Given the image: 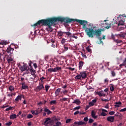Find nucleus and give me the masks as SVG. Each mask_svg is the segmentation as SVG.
I'll use <instances>...</instances> for the list:
<instances>
[{"instance_id":"obj_26","label":"nucleus","mask_w":126,"mask_h":126,"mask_svg":"<svg viewBox=\"0 0 126 126\" xmlns=\"http://www.w3.org/2000/svg\"><path fill=\"white\" fill-rule=\"evenodd\" d=\"M112 38L113 39L114 41L115 42H116V43H121V40H117V39H115V36L112 35Z\"/></svg>"},{"instance_id":"obj_15","label":"nucleus","mask_w":126,"mask_h":126,"mask_svg":"<svg viewBox=\"0 0 126 126\" xmlns=\"http://www.w3.org/2000/svg\"><path fill=\"white\" fill-rule=\"evenodd\" d=\"M91 115H92V118H94V119L97 118V116H96V113L95 112V111L94 110H93L92 111Z\"/></svg>"},{"instance_id":"obj_49","label":"nucleus","mask_w":126,"mask_h":126,"mask_svg":"<svg viewBox=\"0 0 126 126\" xmlns=\"http://www.w3.org/2000/svg\"><path fill=\"white\" fill-rule=\"evenodd\" d=\"M35 112V115H38L39 113V109H37L34 111Z\"/></svg>"},{"instance_id":"obj_33","label":"nucleus","mask_w":126,"mask_h":126,"mask_svg":"<svg viewBox=\"0 0 126 126\" xmlns=\"http://www.w3.org/2000/svg\"><path fill=\"white\" fill-rule=\"evenodd\" d=\"M63 34H64V33H63V32L60 31L58 32V35L59 36H63Z\"/></svg>"},{"instance_id":"obj_35","label":"nucleus","mask_w":126,"mask_h":126,"mask_svg":"<svg viewBox=\"0 0 126 126\" xmlns=\"http://www.w3.org/2000/svg\"><path fill=\"white\" fill-rule=\"evenodd\" d=\"M29 73H31V70L30 69H28L26 71V73H25V74H28Z\"/></svg>"},{"instance_id":"obj_50","label":"nucleus","mask_w":126,"mask_h":126,"mask_svg":"<svg viewBox=\"0 0 126 126\" xmlns=\"http://www.w3.org/2000/svg\"><path fill=\"white\" fill-rule=\"evenodd\" d=\"M13 95V94L12 93H9L8 94H7V96L8 97H12V95Z\"/></svg>"},{"instance_id":"obj_11","label":"nucleus","mask_w":126,"mask_h":126,"mask_svg":"<svg viewBox=\"0 0 126 126\" xmlns=\"http://www.w3.org/2000/svg\"><path fill=\"white\" fill-rule=\"evenodd\" d=\"M20 69L22 71H25V70H26V69H27L26 65H20Z\"/></svg>"},{"instance_id":"obj_18","label":"nucleus","mask_w":126,"mask_h":126,"mask_svg":"<svg viewBox=\"0 0 126 126\" xmlns=\"http://www.w3.org/2000/svg\"><path fill=\"white\" fill-rule=\"evenodd\" d=\"M83 64H84V62L81 61L79 63V69H81L82 68V67L83 66Z\"/></svg>"},{"instance_id":"obj_41","label":"nucleus","mask_w":126,"mask_h":126,"mask_svg":"<svg viewBox=\"0 0 126 126\" xmlns=\"http://www.w3.org/2000/svg\"><path fill=\"white\" fill-rule=\"evenodd\" d=\"M5 125L6 126H11V125H12V122H9L8 123H6Z\"/></svg>"},{"instance_id":"obj_17","label":"nucleus","mask_w":126,"mask_h":126,"mask_svg":"<svg viewBox=\"0 0 126 126\" xmlns=\"http://www.w3.org/2000/svg\"><path fill=\"white\" fill-rule=\"evenodd\" d=\"M61 89L60 88H58V89H57L56 90V91H55V95H56V96H58V95H59V94H60V92H61Z\"/></svg>"},{"instance_id":"obj_36","label":"nucleus","mask_w":126,"mask_h":126,"mask_svg":"<svg viewBox=\"0 0 126 126\" xmlns=\"http://www.w3.org/2000/svg\"><path fill=\"white\" fill-rule=\"evenodd\" d=\"M27 118L28 119H32V118H33V115H32V114H29V115L27 116Z\"/></svg>"},{"instance_id":"obj_53","label":"nucleus","mask_w":126,"mask_h":126,"mask_svg":"<svg viewBox=\"0 0 126 126\" xmlns=\"http://www.w3.org/2000/svg\"><path fill=\"white\" fill-rule=\"evenodd\" d=\"M115 114V111H110L109 112V114L111 115V116Z\"/></svg>"},{"instance_id":"obj_60","label":"nucleus","mask_w":126,"mask_h":126,"mask_svg":"<svg viewBox=\"0 0 126 126\" xmlns=\"http://www.w3.org/2000/svg\"><path fill=\"white\" fill-rule=\"evenodd\" d=\"M82 56L83 57V58H84L85 59H86L87 58L86 55H84L83 53H82Z\"/></svg>"},{"instance_id":"obj_32","label":"nucleus","mask_w":126,"mask_h":126,"mask_svg":"<svg viewBox=\"0 0 126 126\" xmlns=\"http://www.w3.org/2000/svg\"><path fill=\"white\" fill-rule=\"evenodd\" d=\"M62 125V123H61V122H57L56 124V125H54L53 126H60Z\"/></svg>"},{"instance_id":"obj_25","label":"nucleus","mask_w":126,"mask_h":126,"mask_svg":"<svg viewBox=\"0 0 126 126\" xmlns=\"http://www.w3.org/2000/svg\"><path fill=\"white\" fill-rule=\"evenodd\" d=\"M8 89L10 91H14V87L12 86H9Z\"/></svg>"},{"instance_id":"obj_12","label":"nucleus","mask_w":126,"mask_h":126,"mask_svg":"<svg viewBox=\"0 0 126 126\" xmlns=\"http://www.w3.org/2000/svg\"><path fill=\"white\" fill-rule=\"evenodd\" d=\"M80 74H81V76L82 77V78H86V72L84 71V72H81Z\"/></svg>"},{"instance_id":"obj_63","label":"nucleus","mask_w":126,"mask_h":126,"mask_svg":"<svg viewBox=\"0 0 126 126\" xmlns=\"http://www.w3.org/2000/svg\"><path fill=\"white\" fill-rule=\"evenodd\" d=\"M92 102L94 103L95 104L96 103V102H97V100L96 99H93Z\"/></svg>"},{"instance_id":"obj_31","label":"nucleus","mask_w":126,"mask_h":126,"mask_svg":"<svg viewBox=\"0 0 126 126\" xmlns=\"http://www.w3.org/2000/svg\"><path fill=\"white\" fill-rule=\"evenodd\" d=\"M106 27L105 28H106V29H109V28H110V27H111V24H107L106 23Z\"/></svg>"},{"instance_id":"obj_44","label":"nucleus","mask_w":126,"mask_h":126,"mask_svg":"<svg viewBox=\"0 0 126 126\" xmlns=\"http://www.w3.org/2000/svg\"><path fill=\"white\" fill-rule=\"evenodd\" d=\"M86 50L89 52V53H91V49H90L89 47H87Z\"/></svg>"},{"instance_id":"obj_42","label":"nucleus","mask_w":126,"mask_h":126,"mask_svg":"<svg viewBox=\"0 0 126 126\" xmlns=\"http://www.w3.org/2000/svg\"><path fill=\"white\" fill-rule=\"evenodd\" d=\"M71 121H72V119H67L66 121V124H68V123H70Z\"/></svg>"},{"instance_id":"obj_27","label":"nucleus","mask_w":126,"mask_h":126,"mask_svg":"<svg viewBox=\"0 0 126 126\" xmlns=\"http://www.w3.org/2000/svg\"><path fill=\"white\" fill-rule=\"evenodd\" d=\"M81 75L80 74V75H77V76H76L75 77V79H81Z\"/></svg>"},{"instance_id":"obj_54","label":"nucleus","mask_w":126,"mask_h":126,"mask_svg":"<svg viewBox=\"0 0 126 126\" xmlns=\"http://www.w3.org/2000/svg\"><path fill=\"white\" fill-rule=\"evenodd\" d=\"M61 101H67V98L64 97L60 99Z\"/></svg>"},{"instance_id":"obj_7","label":"nucleus","mask_w":126,"mask_h":126,"mask_svg":"<svg viewBox=\"0 0 126 126\" xmlns=\"http://www.w3.org/2000/svg\"><path fill=\"white\" fill-rule=\"evenodd\" d=\"M115 120V117L114 116H109L107 118V121L108 122H110V123H114Z\"/></svg>"},{"instance_id":"obj_23","label":"nucleus","mask_w":126,"mask_h":126,"mask_svg":"<svg viewBox=\"0 0 126 126\" xmlns=\"http://www.w3.org/2000/svg\"><path fill=\"white\" fill-rule=\"evenodd\" d=\"M51 119L47 118L45 121L44 122V124L45 125H48V124H49V123H50V121Z\"/></svg>"},{"instance_id":"obj_13","label":"nucleus","mask_w":126,"mask_h":126,"mask_svg":"<svg viewBox=\"0 0 126 126\" xmlns=\"http://www.w3.org/2000/svg\"><path fill=\"white\" fill-rule=\"evenodd\" d=\"M30 69V71H31V73H32V75H33V76H36V74L35 73H36V70H34L33 68L32 69Z\"/></svg>"},{"instance_id":"obj_4","label":"nucleus","mask_w":126,"mask_h":126,"mask_svg":"<svg viewBox=\"0 0 126 126\" xmlns=\"http://www.w3.org/2000/svg\"><path fill=\"white\" fill-rule=\"evenodd\" d=\"M61 69H62V67L57 66L55 67L54 68H50L48 69V71H49V72H57L58 70H60Z\"/></svg>"},{"instance_id":"obj_5","label":"nucleus","mask_w":126,"mask_h":126,"mask_svg":"<svg viewBox=\"0 0 126 126\" xmlns=\"http://www.w3.org/2000/svg\"><path fill=\"white\" fill-rule=\"evenodd\" d=\"M6 58L8 63H14V60H13V58H11V56L6 55Z\"/></svg>"},{"instance_id":"obj_56","label":"nucleus","mask_w":126,"mask_h":126,"mask_svg":"<svg viewBox=\"0 0 126 126\" xmlns=\"http://www.w3.org/2000/svg\"><path fill=\"white\" fill-rule=\"evenodd\" d=\"M72 21H73L72 19H67V22H69V23H70V22H72Z\"/></svg>"},{"instance_id":"obj_52","label":"nucleus","mask_w":126,"mask_h":126,"mask_svg":"<svg viewBox=\"0 0 126 126\" xmlns=\"http://www.w3.org/2000/svg\"><path fill=\"white\" fill-rule=\"evenodd\" d=\"M61 43L62 44H64L65 43V39L64 38H63L61 41Z\"/></svg>"},{"instance_id":"obj_61","label":"nucleus","mask_w":126,"mask_h":126,"mask_svg":"<svg viewBox=\"0 0 126 126\" xmlns=\"http://www.w3.org/2000/svg\"><path fill=\"white\" fill-rule=\"evenodd\" d=\"M78 114H79V111H77L74 112V115H78Z\"/></svg>"},{"instance_id":"obj_1","label":"nucleus","mask_w":126,"mask_h":126,"mask_svg":"<svg viewBox=\"0 0 126 126\" xmlns=\"http://www.w3.org/2000/svg\"><path fill=\"white\" fill-rule=\"evenodd\" d=\"M60 19L58 18H50L47 20H39L33 26L34 28H36V26H40V24L42 25H45V26H47V30L48 31L52 32L53 31V28H52V26L54 25L56 23L58 22V21H60Z\"/></svg>"},{"instance_id":"obj_14","label":"nucleus","mask_w":126,"mask_h":126,"mask_svg":"<svg viewBox=\"0 0 126 126\" xmlns=\"http://www.w3.org/2000/svg\"><path fill=\"white\" fill-rule=\"evenodd\" d=\"M44 112L47 113V115H50V114H52V112L50 111V110H49V109H48V108L47 107H45Z\"/></svg>"},{"instance_id":"obj_62","label":"nucleus","mask_w":126,"mask_h":126,"mask_svg":"<svg viewBox=\"0 0 126 126\" xmlns=\"http://www.w3.org/2000/svg\"><path fill=\"white\" fill-rule=\"evenodd\" d=\"M12 108L11 107H9L6 109V111H9V110H11Z\"/></svg>"},{"instance_id":"obj_8","label":"nucleus","mask_w":126,"mask_h":126,"mask_svg":"<svg viewBox=\"0 0 126 126\" xmlns=\"http://www.w3.org/2000/svg\"><path fill=\"white\" fill-rule=\"evenodd\" d=\"M22 97L23 98H24V95H18L17 97H16L15 98L16 102H19V101H21L22 99Z\"/></svg>"},{"instance_id":"obj_40","label":"nucleus","mask_w":126,"mask_h":126,"mask_svg":"<svg viewBox=\"0 0 126 126\" xmlns=\"http://www.w3.org/2000/svg\"><path fill=\"white\" fill-rule=\"evenodd\" d=\"M23 89H26L27 88H28V86L25 85H22V86Z\"/></svg>"},{"instance_id":"obj_48","label":"nucleus","mask_w":126,"mask_h":126,"mask_svg":"<svg viewBox=\"0 0 126 126\" xmlns=\"http://www.w3.org/2000/svg\"><path fill=\"white\" fill-rule=\"evenodd\" d=\"M93 122H94V120L92 119H90L89 121V123L90 124H92V123H93Z\"/></svg>"},{"instance_id":"obj_30","label":"nucleus","mask_w":126,"mask_h":126,"mask_svg":"<svg viewBox=\"0 0 126 126\" xmlns=\"http://www.w3.org/2000/svg\"><path fill=\"white\" fill-rule=\"evenodd\" d=\"M64 34H66L67 36H69L70 37V36H71V33L69 32H63Z\"/></svg>"},{"instance_id":"obj_57","label":"nucleus","mask_w":126,"mask_h":126,"mask_svg":"<svg viewBox=\"0 0 126 126\" xmlns=\"http://www.w3.org/2000/svg\"><path fill=\"white\" fill-rule=\"evenodd\" d=\"M126 107L125 108H124V109H122L120 111V112H126Z\"/></svg>"},{"instance_id":"obj_24","label":"nucleus","mask_w":126,"mask_h":126,"mask_svg":"<svg viewBox=\"0 0 126 126\" xmlns=\"http://www.w3.org/2000/svg\"><path fill=\"white\" fill-rule=\"evenodd\" d=\"M78 126H82L83 125H85V123L84 122H77Z\"/></svg>"},{"instance_id":"obj_28","label":"nucleus","mask_w":126,"mask_h":126,"mask_svg":"<svg viewBox=\"0 0 126 126\" xmlns=\"http://www.w3.org/2000/svg\"><path fill=\"white\" fill-rule=\"evenodd\" d=\"M7 42L5 40H2L0 42V45H6Z\"/></svg>"},{"instance_id":"obj_47","label":"nucleus","mask_w":126,"mask_h":126,"mask_svg":"<svg viewBox=\"0 0 126 126\" xmlns=\"http://www.w3.org/2000/svg\"><path fill=\"white\" fill-rule=\"evenodd\" d=\"M89 105L91 107L92 106H94V103L92 101H91L89 102Z\"/></svg>"},{"instance_id":"obj_6","label":"nucleus","mask_w":126,"mask_h":126,"mask_svg":"<svg viewBox=\"0 0 126 126\" xmlns=\"http://www.w3.org/2000/svg\"><path fill=\"white\" fill-rule=\"evenodd\" d=\"M101 112V116H102L103 117H106L107 116V113L108 112V111L107 110L104 109L103 108L100 109Z\"/></svg>"},{"instance_id":"obj_37","label":"nucleus","mask_w":126,"mask_h":126,"mask_svg":"<svg viewBox=\"0 0 126 126\" xmlns=\"http://www.w3.org/2000/svg\"><path fill=\"white\" fill-rule=\"evenodd\" d=\"M52 42L53 43V44H52V47L53 48H56V47H57V45L56 44H54L55 41H52Z\"/></svg>"},{"instance_id":"obj_19","label":"nucleus","mask_w":126,"mask_h":126,"mask_svg":"<svg viewBox=\"0 0 126 126\" xmlns=\"http://www.w3.org/2000/svg\"><path fill=\"white\" fill-rule=\"evenodd\" d=\"M73 103L74 104H76V105H79V104H80L81 102H80V100H79V99H75L74 100V101L73 102Z\"/></svg>"},{"instance_id":"obj_58","label":"nucleus","mask_w":126,"mask_h":126,"mask_svg":"<svg viewBox=\"0 0 126 126\" xmlns=\"http://www.w3.org/2000/svg\"><path fill=\"white\" fill-rule=\"evenodd\" d=\"M84 121L85 122H88V118L87 117H85L84 119Z\"/></svg>"},{"instance_id":"obj_16","label":"nucleus","mask_w":126,"mask_h":126,"mask_svg":"<svg viewBox=\"0 0 126 126\" xmlns=\"http://www.w3.org/2000/svg\"><path fill=\"white\" fill-rule=\"evenodd\" d=\"M125 28H126V26L125 25H122L121 27L118 26V30H119V31L124 30V29H125Z\"/></svg>"},{"instance_id":"obj_38","label":"nucleus","mask_w":126,"mask_h":126,"mask_svg":"<svg viewBox=\"0 0 126 126\" xmlns=\"http://www.w3.org/2000/svg\"><path fill=\"white\" fill-rule=\"evenodd\" d=\"M63 47H64V51L65 52H66V51H67V50H68V47H67V46L64 45Z\"/></svg>"},{"instance_id":"obj_39","label":"nucleus","mask_w":126,"mask_h":126,"mask_svg":"<svg viewBox=\"0 0 126 126\" xmlns=\"http://www.w3.org/2000/svg\"><path fill=\"white\" fill-rule=\"evenodd\" d=\"M111 74H112V76L114 77L115 76H116V72H115V71H111Z\"/></svg>"},{"instance_id":"obj_22","label":"nucleus","mask_w":126,"mask_h":126,"mask_svg":"<svg viewBox=\"0 0 126 126\" xmlns=\"http://www.w3.org/2000/svg\"><path fill=\"white\" fill-rule=\"evenodd\" d=\"M77 22L80 23L81 25H83L84 23H86V21L83 20H78Z\"/></svg>"},{"instance_id":"obj_29","label":"nucleus","mask_w":126,"mask_h":126,"mask_svg":"<svg viewBox=\"0 0 126 126\" xmlns=\"http://www.w3.org/2000/svg\"><path fill=\"white\" fill-rule=\"evenodd\" d=\"M50 104L51 105H54L55 104H57V101L56 100H51L50 102Z\"/></svg>"},{"instance_id":"obj_45","label":"nucleus","mask_w":126,"mask_h":126,"mask_svg":"<svg viewBox=\"0 0 126 126\" xmlns=\"http://www.w3.org/2000/svg\"><path fill=\"white\" fill-rule=\"evenodd\" d=\"M70 38H75V39H77L78 37L77 36H75L74 34H73L70 36Z\"/></svg>"},{"instance_id":"obj_43","label":"nucleus","mask_w":126,"mask_h":126,"mask_svg":"<svg viewBox=\"0 0 126 126\" xmlns=\"http://www.w3.org/2000/svg\"><path fill=\"white\" fill-rule=\"evenodd\" d=\"M49 88H50L49 86H45V90H46V92H47V91L49 90Z\"/></svg>"},{"instance_id":"obj_10","label":"nucleus","mask_w":126,"mask_h":126,"mask_svg":"<svg viewBox=\"0 0 126 126\" xmlns=\"http://www.w3.org/2000/svg\"><path fill=\"white\" fill-rule=\"evenodd\" d=\"M97 94L98 95H99L100 97H102V96L105 97L106 96V94H105L103 91L98 92Z\"/></svg>"},{"instance_id":"obj_46","label":"nucleus","mask_w":126,"mask_h":126,"mask_svg":"<svg viewBox=\"0 0 126 126\" xmlns=\"http://www.w3.org/2000/svg\"><path fill=\"white\" fill-rule=\"evenodd\" d=\"M72 126H78V125L77 124V122H74L72 125Z\"/></svg>"},{"instance_id":"obj_34","label":"nucleus","mask_w":126,"mask_h":126,"mask_svg":"<svg viewBox=\"0 0 126 126\" xmlns=\"http://www.w3.org/2000/svg\"><path fill=\"white\" fill-rule=\"evenodd\" d=\"M110 91H111L112 92H113V91L115 90V88L114 87V86H113V85H112V86H110Z\"/></svg>"},{"instance_id":"obj_51","label":"nucleus","mask_w":126,"mask_h":126,"mask_svg":"<svg viewBox=\"0 0 126 126\" xmlns=\"http://www.w3.org/2000/svg\"><path fill=\"white\" fill-rule=\"evenodd\" d=\"M35 77H36V76L32 75V77H30V80H34V79H35Z\"/></svg>"},{"instance_id":"obj_9","label":"nucleus","mask_w":126,"mask_h":126,"mask_svg":"<svg viewBox=\"0 0 126 126\" xmlns=\"http://www.w3.org/2000/svg\"><path fill=\"white\" fill-rule=\"evenodd\" d=\"M37 90L40 91L42 89H44V85L42 83H39V85L36 88Z\"/></svg>"},{"instance_id":"obj_20","label":"nucleus","mask_w":126,"mask_h":126,"mask_svg":"<svg viewBox=\"0 0 126 126\" xmlns=\"http://www.w3.org/2000/svg\"><path fill=\"white\" fill-rule=\"evenodd\" d=\"M14 50V49L13 48H7V53H10V54L12 53V52H13V51Z\"/></svg>"},{"instance_id":"obj_3","label":"nucleus","mask_w":126,"mask_h":126,"mask_svg":"<svg viewBox=\"0 0 126 126\" xmlns=\"http://www.w3.org/2000/svg\"><path fill=\"white\" fill-rule=\"evenodd\" d=\"M118 26H121L125 24V19L124 18H122L119 16L118 17Z\"/></svg>"},{"instance_id":"obj_59","label":"nucleus","mask_w":126,"mask_h":126,"mask_svg":"<svg viewBox=\"0 0 126 126\" xmlns=\"http://www.w3.org/2000/svg\"><path fill=\"white\" fill-rule=\"evenodd\" d=\"M104 82L105 83H108V82H109V79H108V78H106L104 80Z\"/></svg>"},{"instance_id":"obj_2","label":"nucleus","mask_w":126,"mask_h":126,"mask_svg":"<svg viewBox=\"0 0 126 126\" xmlns=\"http://www.w3.org/2000/svg\"><path fill=\"white\" fill-rule=\"evenodd\" d=\"M91 28H87L85 30L86 32L87 33V35L89 36L90 38H93L94 36H96L97 37H99L100 35H101V32L100 29L96 30V27H91V25H89Z\"/></svg>"},{"instance_id":"obj_55","label":"nucleus","mask_w":126,"mask_h":126,"mask_svg":"<svg viewBox=\"0 0 126 126\" xmlns=\"http://www.w3.org/2000/svg\"><path fill=\"white\" fill-rule=\"evenodd\" d=\"M81 107L80 106H77L74 108V110H79L80 109Z\"/></svg>"},{"instance_id":"obj_64","label":"nucleus","mask_w":126,"mask_h":126,"mask_svg":"<svg viewBox=\"0 0 126 126\" xmlns=\"http://www.w3.org/2000/svg\"><path fill=\"white\" fill-rule=\"evenodd\" d=\"M33 66H34V68H37V63H34Z\"/></svg>"},{"instance_id":"obj_21","label":"nucleus","mask_w":126,"mask_h":126,"mask_svg":"<svg viewBox=\"0 0 126 126\" xmlns=\"http://www.w3.org/2000/svg\"><path fill=\"white\" fill-rule=\"evenodd\" d=\"M16 114H12L10 116V120H13L14 119H16Z\"/></svg>"}]
</instances>
